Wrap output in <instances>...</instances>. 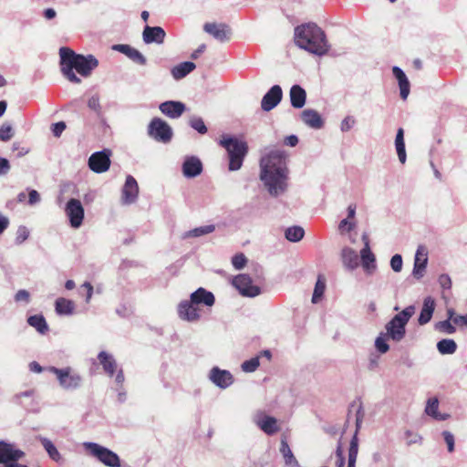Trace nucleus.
I'll return each instance as SVG.
<instances>
[{"mask_svg": "<svg viewBox=\"0 0 467 467\" xmlns=\"http://www.w3.org/2000/svg\"><path fill=\"white\" fill-rule=\"evenodd\" d=\"M260 180L272 196L276 197L286 191L288 169L284 150H273L262 156Z\"/></svg>", "mask_w": 467, "mask_h": 467, "instance_id": "nucleus-1", "label": "nucleus"}, {"mask_svg": "<svg viewBox=\"0 0 467 467\" xmlns=\"http://www.w3.org/2000/svg\"><path fill=\"white\" fill-rule=\"evenodd\" d=\"M59 56L62 74L67 80L76 84H79L81 80L74 73V69L82 77H88L99 65V61L94 56L78 55L69 47H61Z\"/></svg>", "mask_w": 467, "mask_h": 467, "instance_id": "nucleus-2", "label": "nucleus"}, {"mask_svg": "<svg viewBox=\"0 0 467 467\" xmlns=\"http://www.w3.org/2000/svg\"><path fill=\"white\" fill-rule=\"evenodd\" d=\"M294 38L298 47L314 55L321 57L329 50L325 32L314 23L296 26Z\"/></svg>", "mask_w": 467, "mask_h": 467, "instance_id": "nucleus-3", "label": "nucleus"}, {"mask_svg": "<svg viewBox=\"0 0 467 467\" xmlns=\"http://www.w3.org/2000/svg\"><path fill=\"white\" fill-rule=\"evenodd\" d=\"M220 145L223 147L229 157V170L238 171L242 165L245 155L248 152L247 143L236 138L223 136L220 140Z\"/></svg>", "mask_w": 467, "mask_h": 467, "instance_id": "nucleus-4", "label": "nucleus"}, {"mask_svg": "<svg viewBox=\"0 0 467 467\" xmlns=\"http://www.w3.org/2000/svg\"><path fill=\"white\" fill-rule=\"evenodd\" d=\"M415 313V306H409L395 315L386 325L384 334L395 342L401 341L406 335V325Z\"/></svg>", "mask_w": 467, "mask_h": 467, "instance_id": "nucleus-5", "label": "nucleus"}, {"mask_svg": "<svg viewBox=\"0 0 467 467\" xmlns=\"http://www.w3.org/2000/svg\"><path fill=\"white\" fill-rule=\"evenodd\" d=\"M83 447L88 453L95 457L99 462L108 467H120V459L117 453L111 450L96 442H84Z\"/></svg>", "mask_w": 467, "mask_h": 467, "instance_id": "nucleus-6", "label": "nucleus"}, {"mask_svg": "<svg viewBox=\"0 0 467 467\" xmlns=\"http://www.w3.org/2000/svg\"><path fill=\"white\" fill-rule=\"evenodd\" d=\"M148 135L158 142L169 143L173 136L171 127L160 118H153L148 126Z\"/></svg>", "mask_w": 467, "mask_h": 467, "instance_id": "nucleus-7", "label": "nucleus"}, {"mask_svg": "<svg viewBox=\"0 0 467 467\" xmlns=\"http://www.w3.org/2000/svg\"><path fill=\"white\" fill-rule=\"evenodd\" d=\"M49 370L57 376L60 386L66 389H77L81 384V377L78 373L72 372L70 368H57L51 367Z\"/></svg>", "mask_w": 467, "mask_h": 467, "instance_id": "nucleus-8", "label": "nucleus"}, {"mask_svg": "<svg viewBox=\"0 0 467 467\" xmlns=\"http://www.w3.org/2000/svg\"><path fill=\"white\" fill-rule=\"evenodd\" d=\"M232 284L244 296L254 297L261 293L260 288L253 285L251 277L244 274L235 276Z\"/></svg>", "mask_w": 467, "mask_h": 467, "instance_id": "nucleus-9", "label": "nucleus"}, {"mask_svg": "<svg viewBox=\"0 0 467 467\" xmlns=\"http://www.w3.org/2000/svg\"><path fill=\"white\" fill-rule=\"evenodd\" d=\"M253 421L267 435H274L280 430L277 420L275 417L266 415L262 410H258L254 413Z\"/></svg>", "mask_w": 467, "mask_h": 467, "instance_id": "nucleus-10", "label": "nucleus"}, {"mask_svg": "<svg viewBox=\"0 0 467 467\" xmlns=\"http://www.w3.org/2000/svg\"><path fill=\"white\" fill-rule=\"evenodd\" d=\"M65 213L69 219L71 227L79 228L84 219V208L78 199H70L65 208Z\"/></svg>", "mask_w": 467, "mask_h": 467, "instance_id": "nucleus-11", "label": "nucleus"}, {"mask_svg": "<svg viewBox=\"0 0 467 467\" xmlns=\"http://www.w3.org/2000/svg\"><path fill=\"white\" fill-rule=\"evenodd\" d=\"M109 151L102 150L93 153L88 159V167L96 173L107 171L110 166Z\"/></svg>", "mask_w": 467, "mask_h": 467, "instance_id": "nucleus-12", "label": "nucleus"}, {"mask_svg": "<svg viewBox=\"0 0 467 467\" xmlns=\"http://www.w3.org/2000/svg\"><path fill=\"white\" fill-rule=\"evenodd\" d=\"M139 194V185L133 176L128 175L121 191V202L131 204L136 202Z\"/></svg>", "mask_w": 467, "mask_h": 467, "instance_id": "nucleus-13", "label": "nucleus"}, {"mask_svg": "<svg viewBox=\"0 0 467 467\" xmlns=\"http://www.w3.org/2000/svg\"><path fill=\"white\" fill-rule=\"evenodd\" d=\"M25 456V452L17 449L13 443L0 441V463L6 465L7 462L15 460H20Z\"/></svg>", "mask_w": 467, "mask_h": 467, "instance_id": "nucleus-14", "label": "nucleus"}, {"mask_svg": "<svg viewBox=\"0 0 467 467\" xmlns=\"http://www.w3.org/2000/svg\"><path fill=\"white\" fill-rule=\"evenodd\" d=\"M283 98V91L279 85L273 86L263 97L261 108L265 111H270L275 108Z\"/></svg>", "mask_w": 467, "mask_h": 467, "instance_id": "nucleus-15", "label": "nucleus"}, {"mask_svg": "<svg viewBox=\"0 0 467 467\" xmlns=\"http://www.w3.org/2000/svg\"><path fill=\"white\" fill-rule=\"evenodd\" d=\"M179 317L186 321L194 322L198 321L201 317L200 309L196 304H193L190 299L182 301L178 306Z\"/></svg>", "mask_w": 467, "mask_h": 467, "instance_id": "nucleus-16", "label": "nucleus"}, {"mask_svg": "<svg viewBox=\"0 0 467 467\" xmlns=\"http://www.w3.org/2000/svg\"><path fill=\"white\" fill-rule=\"evenodd\" d=\"M209 379L221 389H226L234 382L232 374L228 370L214 367L211 369Z\"/></svg>", "mask_w": 467, "mask_h": 467, "instance_id": "nucleus-17", "label": "nucleus"}, {"mask_svg": "<svg viewBox=\"0 0 467 467\" xmlns=\"http://www.w3.org/2000/svg\"><path fill=\"white\" fill-rule=\"evenodd\" d=\"M203 29L206 33L221 42L230 39L231 29L224 24L206 23Z\"/></svg>", "mask_w": 467, "mask_h": 467, "instance_id": "nucleus-18", "label": "nucleus"}, {"mask_svg": "<svg viewBox=\"0 0 467 467\" xmlns=\"http://www.w3.org/2000/svg\"><path fill=\"white\" fill-rule=\"evenodd\" d=\"M166 33L161 26H146L142 32V39L145 44H162L164 42Z\"/></svg>", "mask_w": 467, "mask_h": 467, "instance_id": "nucleus-19", "label": "nucleus"}, {"mask_svg": "<svg viewBox=\"0 0 467 467\" xmlns=\"http://www.w3.org/2000/svg\"><path fill=\"white\" fill-rule=\"evenodd\" d=\"M160 110L162 114L171 119L180 118L185 111V104L181 101L169 100L160 104Z\"/></svg>", "mask_w": 467, "mask_h": 467, "instance_id": "nucleus-20", "label": "nucleus"}, {"mask_svg": "<svg viewBox=\"0 0 467 467\" xmlns=\"http://www.w3.org/2000/svg\"><path fill=\"white\" fill-rule=\"evenodd\" d=\"M202 171V164L199 158L188 156L182 163V173L186 178H194Z\"/></svg>", "mask_w": 467, "mask_h": 467, "instance_id": "nucleus-21", "label": "nucleus"}, {"mask_svg": "<svg viewBox=\"0 0 467 467\" xmlns=\"http://www.w3.org/2000/svg\"><path fill=\"white\" fill-rule=\"evenodd\" d=\"M427 262V253L423 247L420 246L417 249L415 254L414 266L412 271V275L415 278L420 279L424 275Z\"/></svg>", "mask_w": 467, "mask_h": 467, "instance_id": "nucleus-22", "label": "nucleus"}, {"mask_svg": "<svg viewBox=\"0 0 467 467\" xmlns=\"http://www.w3.org/2000/svg\"><path fill=\"white\" fill-rule=\"evenodd\" d=\"M113 49L126 55L130 59L139 65H145L147 62L146 57L138 49L129 45H115L113 46Z\"/></svg>", "mask_w": 467, "mask_h": 467, "instance_id": "nucleus-23", "label": "nucleus"}, {"mask_svg": "<svg viewBox=\"0 0 467 467\" xmlns=\"http://www.w3.org/2000/svg\"><path fill=\"white\" fill-rule=\"evenodd\" d=\"M190 298L192 303L197 306L203 305L209 307L213 306L215 302L213 294L202 287H200L195 292L192 293Z\"/></svg>", "mask_w": 467, "mask_h": 467, "instance_id": "nucleus-24", "label": "nucleus"}, {"mask_svg": "<svg viewBox=\"0 0 467 467\" xmlns=\"http://www.w3.org/2000/svg\"><path fill=\"white\" fill-rule=\"evenodd\" d=\"M341 260L344 267L348 270H354L359 265L357 252L349 247H344L341 251Z\"/></svg>", "mask_w": 467, "mask_h": 467, "instance_id": "nucleus-25", "label": "nucleus"}, {"mask_svg": "<svg viewBox=\"0 0 467 467\" xmlns=\"http://www.w3.org/2000/svg\"><path fill=\"white\" fill-rule=\"evenodd\" d=\"M291 105L295 109H301L305 106L306 100V92L299 85H294L289 92Z\"/></svg>", "mask_w": 467, "mask_h": 467, "instance_id": "nucleus-26", "label": "nucleus"}, {"mask_svg": "<svg viewBox=\"0 0 467 467\" xmlns=\"http://www.w3.org/2000/svg\"><path fill=\"white\" fill-rule=\"evenodd\" d=\"M434 309V300L431 296H427L423 301V306L418 318V322L420 326L426 325L431 321Z\"/></svg>", "mask_w": 467, "mask_h": 467, "instance_id": "nucleus-27", "label": "nucleus"}, {"mask_svg": "<svg viewBox=\"0 0 467 467\" xmlns=\"http://www.w3.org/2000/svg\"><path fill=\"white\" fill-rule=\"evenodd\" d=\"M360 259L364 271L368 275H372L377 268V265L375 254L371 252V249H361Z\"/></svg>", "mask_w": 467, "mask_h": 467, "instance_id": "nucleus-28", "label": "nucleus"}, {"mask_svg": "<svg viewBox=\"0 0 467 467\" xmlns=\"http://www.w3.org/2000/svg\"><path fill=\"white\" fill-rule=\"evenodd\" d=\"M37 440L41 442L42 446L44 447L45 451L48 454L49 458L54 461L57 463H63L64 459L55 444L47 438L38 436Z\"/></svg>", "mask_w": 467, "mask_h": 467, "instance_id": "nucleus-29", "label": "nucleus"}, {"mask_svg": "<svg viewBox=\"0 0 467 467\" xmlns=\"http://www.w3.org/2000/svg\"><path fill=\"white\" fill-rule=\"evenodd\" d=\"M392 73L399 82L401 99H406L410 94V82L405 73L399 67H393Z\"/></svg>", "mask_w": 467, "mask_h": 467, "instance_id": "nucleus-30", "label": "nucleus"}, {"mask_svg": "<svg viewBox=\"0 0 467 467\" xmlns=\"http://www.w3.org/2000/svg\"><path fill=\"white\" fill-rule=\"evenodd\" d=\"M392 73L399 82L401 99H406L410 94V82L405 73L399 67H393Z\"/></svg>", "mask_w": 467, "mask_h": 467, "instance_id": "nucleus-31", "label": "nucleus"}, {"mask_svg": "<svg viewBox=\"0 0 467 467\" xmlns=\"http://www.w3.org/2000/svg\"><path fill=\"white\" fill-rule=\"evenodd\" d=\"M301 119L305 124L313 129H320L323 126L321 116L314 109H305L301 113Z\"/></svg>", "mask_w": 467, "mask_h": 467, "instance_id": "nucleus-32", "label": "nucleus"}, {"mask_svg": "<svg viewBox=\"0 0 467 467\" xmlns=\"http://www.w3.org/2000/svg\"><path fill=\"white\" fill-rule=\"evenodd\" d=\"M98 358L104 369V371L109 376L112 377L117 369V362L112 355L107 353L106 351L99 352Z\"/></svg>", "mask_w": 467, "mask_h": 467, "instance_id": "nucleus-33", "label": "nucleus"}, {"mask_svg": "<svg viewBox=\"0 0 467 467\" xmlns=\"http://www.w3.org/2000/svg\"><path fill=\"white\" fill-rule=\"evenodd\" d=\"M280 452L285 460V467H300L286 441H281Z\"/></svg>", "mask_w": 467, "mask_h": 467, "instance_id": "nucleus-34", "label": "nucleus"}, {"mask_svg": "<svg viewBox=\"0 0 467 467\" xmlns=\"http://www.w3.org/2000/svg\"><path fill=\"white\" fill-rule=\"evenodd\" d=\"M196 66L193 62L186 61L180 63L171 69V75L175 79H182L189 73L195 69Z\"/></svg>", "mask_w": 467, "mask_h": 467, "instance_id": "nucleus-35", "label": "nucleus"}, {"mask_svg": "<svg viewBox=\"0 0 467 467\" xmlns=\"http://www.w3.org/2000/svg\"><path fill=\"white\" fill-rule=\"evenodd\" d=\"M358 420H357V431L352 437L348 449V467H356V462L358 453Z\"/></svg>", "mask_w": 467, "mask_h": 467, "instance_id": "nucleus-36", "label": "nucleus"}, {"mask_svg": "<svg viewBox=\"0 0 467 467\" xmlns=\"http://www.w3.org/2000/svg\"><path fill=\"white\" fill-rule=\"evenodd\" d=\"M395 148L399 157V160L401 163H405L407 155L405 150V142H404V130L402 128L398 129L396 138H395Z\"/></svg>", "mask_w": 467, "mask_h": 467, "instance_id": "nucleus-37", "label": "nucleus"}, {"mask_svg": "<svg viewBox=\"0 0 467 467\" xmlns=\"http://www.w3.org/2000/svg\"><path fill=\"white\" fill-rule=\"evenodd\" d=\"M74 310V303L71 300L60 297L56 300V312L58 315H71Z\"/></svg>", "mask_w": 467, "mask_h": 467, "instance_id": "nucleus-38", "label": "nucleus"}, {"mask_svg": "<svg viewBox=\"0 0 467 467\" xmlns=\"http://www.w3.org/2000/svg\"><path fill=\"white\" fill-rule=\"evenodd\" d=\"M27 323L35 327L39 333L45 334L48 330L46 319L41 315L31 316L27 318Z\"/></svg>", "mask_w": 467, "mask_h": 467, "instance_id": "nucleus-39", "label": "nucleus"}, {"mask_svg": "<svg viewBox=\"0 0 467 467\" xmlns=\"http://www.w3.org/2000/svg\"><path fill=\"white\" fill-rule=\"evenodd\" d=\"M437 348L442 355L453 354L457 349V345L453 339H441L437 343Z\"/></svg>", "mask_w": 467, "mask_h": 467, "instance_id": "nucleus-40", "label": "nucleus"}, {"mask_svg": "<svg viewBox=\"0 0 467 467\" xmlns=\"http://www.w3.org/2000/svg\"><path fill=\"white\" fill-rule=\"evenodd\" d=\"M304 234H305V231L300 226L288 227L285 233V238L288 241L293 242V243L299 242L300 240H302L304 237Z\"/></svg>", "mask_w": 467, "mask_h": 467, "instance_id": "nucleus-41", "label": "nucleus"}, {"mask_svg": "<svg viewBox=\"0 0 467 467\" xmlns=\"http://www.w3.org/2000/svg\"><path fill=\"white\" fill-rule=\"evenodd\" d=\"M325 290H326V280H325L324 276L318 275L317 280L315 285L313 296H312V302L314 304L318 303V301L323 296Z\"/></svg>", "mask_w": 467, "mask_h": 467, "instance_id": "nucleus-42", "label": "nucleus"}, {"mask_svg": "<svg viewBox=\"0 0 467 467\" xmlns=\"http://www.w3.org/2000/svg\"><path fill=\"white\" fill-rule=\"evenodd\" d=\"M215 226L213 224L202 225L196 227L186 233V237H200L202 235L209 234L214 232Z\"/></svg>", "mask_w": 467, "mask_h": 467, "instance_id": "nucleus-43", "label": "nucleus"}, {"mask_svg": "<svg viewBox=\"0 0 467 467\" xmlns=\"http://www.w3.org/2000/svg\"><path fill=\"white\" fill-rule=\"evenodd\" d=\"M389 339L386 334L381 332L375 340V348L380 354H385L389 351V346L387 340Z\"/></svg>", "mask_w": 467, "mask_h": 467, "instance_id": "nucleus-44", "label": "nucleus"}, {"mask_svg": "<svg viewBox=\"0 0 467 467\" xmlns=\"http://www.w3.org/2000/svg\"><path fill=\"white\" fill-rule=\"evenodd\" d=\"M189 124L193 130H195L196 131H198L201 134H205L207 132V127L204 124V121L202 120V119L200 117H197V116L192 117L190 119Z\"/></svg>", "mask_w": 467, "mask_h": 467, "instance_id": "nucleus-45", "label": "nucleus"}, {"mask_svg": "<svg viewBox=\"0 0 467 467\" xmlns=\"http://www.w3.org/2000/svg\"><path fill=\"white\" fill-rule=\"evenodd\" d=\"M435 329L440 332L450 334V335L455 333V331H456V329L453 327V325L451 324V322L447 319L436 323Z\"/></svg>", "mask_w": 467, "mask_h": 467, "instance_id": "nucleus-46", "label": "nucleus"}, {"mask_svg": "<svg viewBox=\"0 0 467 467\" xmlns=\"http://www.w3.org/2000/svg\"><path fill=\"white\" fill-rule=\"evenodd\" d=\"M439 400L437 398L429 399L427 401V405L425 408V412L427 415L434 418L435 415L439 412Z\"/></svg>", "mask_w": 467, "mask_h": 467, "instance_id": "nucleus-47", "label": "nucleus"}, {"mask_svg": "<svg viewBox=\"0 0 467 467\" xmlns=\"http://www.w3.org/2000/svg\"><path fill=\"white\" fill-rule=\"evenodd\" d=\"M259 367L258 358H253L242 364V369L245 372H254Z\"/></svg>", "mask_w": 467, "mask_h": 467, "instance_id": "nucleus-48", "label": "nucleus"}, {"mask_svg": "<svg viewBox=\"0 0 467 467\" xmlns=\"http://www.w3.org/2000/svg\"><path fill=\"white\" fill-rule=\"evenodd\" d=\"M356 124V120L352 116H347L340 124V130L342 132H347L350 130L354 125Z\"/></svg>", "mask_w": 467, "mask_h": 467, "instance_id": "nucleus-49", "label": "nucleus"}, {"mask_svg": "<svg viewBox=\"0 0 467 467\" xmlns=\"http://www.w3.org/2000/svg\"><path fill=\"white\" fill-rule=\"evenodd\" d=\"M402 265H403V262H402V257L400 254H397L391 257L390 266L394 272H396V273L400 272L402 269Z\"/></svg>", "mask_w": 467, "mask_h": 467, "instance_id": "nucleus-50", "label": "nucleus"}, {"mask_svg": "<svg viewBox=\"0 0 467 467\" xmlns=\"http://www.w3.org/2000/svg\"><path fill=\"white\" fill-rule=\"evenodd\" d=\"M14 135L13 129L10 125H3L0 129V140L3 141L9 140Z\"/></svg>", "mask_w": 467, "mask_h": 467, "instance_id": "nucleus-51", "label": "nucleus"}, {"mask_svg": "<svg viewBox=\"0 0 467 467\" xmlns=\"http://www.w3.org/2000/svg\"><path fill=\"white\" fill-rule=\"evenodd\" d=\"M28 236H29V232L26 229V227L20 226L16 232V243L17 244H21L28 238Z\"/></svg>", "mask_w": 467, "mask_h": 467, "instance_id": "nucleus-52", "label": "nucleus"}, {"mask_svg": "<svg viewBox=\"0 0 467 467\" xmlns=\"http://www.w3.org/2000/svg\"><path fill=\"white\" fill-rule=\"evenodd\" d=\"M234 267L240 270L244 267L246 264V258L243 254H235L232 259Z\"/></svg>", "mask_w": 467, "mask_h": 467, "instance_id": "nucleus-53", "label": "nucleus"}, {"mask_svg": "<svg viewBox=\"0 0 467 467\" xmlns=\"http://www.w3.org/2000/svg\"><path fill=\"white\" fill-rule=\"evenodd\" d=\"M442 436L447 444L448 451L450 452H452L454 451V436H453V434L448 431H444L442 432Z\"/></svg>", "mask_w": 467, "mask_h": 467, "instance_id": "nucleus-54", "label": "nucleus"}, {"mask_svg": "<svg viewBox=\"0 0 467 467\" xmlns=\"http://www.w3.org/2000/svg\"><path fill=\"white\" fill-rule=\"evenodd\" d=\"M405 436H406V442L408 445L415 444V443L420 442V441H421V437L419 434L414 433L410 431H407L405 432Z\"/></svg>", "mask_w": 467, "mask_h": 467, "instance_id": "nucleus-55", "label": "nucleus"}, {"mask_svg": "<svg viewBox=\"0 0 467 467\" xmlns=\"http://www.w3.org/2000/svg\"><path fill=\"white\" fill-rule=\"evenodd\" d=\"M88 106L90 109L99 112L100 110V103H99V97L98 95H93L91 98H89L88 101Z\"/></svg>", "mask_w": 467, "mask_h": 467, "instance_id": "nucleus-56", "label": "nucleus"}, {"mask_svg": "<svg viewBox=\"0 0 467 467\" xmlns=\"http://www.w3.org/2000/svg\"><path fill=\"white\" fill-rule=\"evenodd\" d=\"M439 284L443 289H451V280L448 275H441L439 276Z\"/></svg>", "mask_w": 467, "mask_h": 467, "instance_id": "nucleus-57", "label": "nucleus"}, {"mask_svg": "<svg viewBox=\"0 0 467 467\" xmlns=\"http://www.w3.org/2000/svg\"><path fill=\"white\" fill-rule=\"evenodd\" d=\"M15 299L16 302L24 301L28 303L30 299V294L25 289L18 290L15 296Z\"/></svg>", "mask_w": 467, "mask_h": 467, "instance_id": "nucleus-58", "label": "nucleus"}, {"mask_svg": "<svg viewBox=\"0 0 467 467\" xmlns=\"http://www.w3.org/2000/svg\"><path fill=\"white\" fill-rule=\"evenodd\" d=\"M355 227V223L349 222L348 219H343L338 225V229L341 233L344 231L350 232Z\"/></svg>", "mask_w": 467, "mask_h": 467, "instance_id": "nucleus-59", "label": "nucleus"}, {"mask_svg": "<svg viewBox=\"0 0 467 467\" xmlns=\"http://www.w3.org/2000/svg\"><path fill=\"white\" fill-rule=\"evenodd\" d=\"M66 129V124L63 121L53 124L52 132L55 137H59Z\"/></svg>", "mask_w": 467, "mask_h": 467, "instance_id": "nucleus-60", "label": "nucleus"}, {"mask_svg": "<svg viewBox=\"0 0 467 467\" xmlns=\"http://www.w3.org/2000/svg\"><path fill=\"white\" fill-rule=\"evenodd\" d=\"M10 170V164L7 159L0 158V176L5 175Z\"/></svg>", "mask_w": 467, "mask_h": 467, "instance_id": "nucleus-61", "label": "nucleus"}, {"mask_svg": "<svg viewBox=\"0 0 467 467\" xmlns=\"http://www.w3.org/2000/svg\"><path fill=\"white\" fill-rule=\"evenodd\" d=\"M81 288H85L86 289V302L88 303L90 301L91 297H92L93 286H92V285L89 282H85L81 285Z\"/></svg>", "mask_w": 467, "mask_h": 467, "instance_id": "nucleus-62", "label": "nucleus"}, {"mask_svg": "<svg viewBox=\"0 0 467 467\" xmlns=\"http://www.w3.org/2000/svg\"><path fill=\"white\" fill-rule=\"evenodd\" d=\"M12 149H13V150H18L17 157H23L29 152L28 149L20 147L19 142H14Z\"/></svg>", "mask_w": 467, "mask_h": 467, "instance_id": "nucleus-63", "label": "nucleus"}, {"mask_svg": "<svg viewBox=\"0 0 467 467\" xmlns=\"http://www.w3.org/2000/svg\"><path fill=\"white\" fill-rule=\"evenodd\" d=\"M29 200L28 202L30 205L36 204L40 201V195L36 190H31L29 192Z\"/></svg>", "mask_w": 467, "mask_h": 467, "instance_id": "nucleus-64", "label": "nucleus"}]
</instances>
